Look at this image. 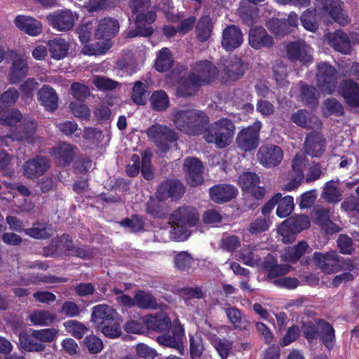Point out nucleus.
Masks as SVG:
<instances>
[{
	"label": "nucleus",
	"instance_id": "52",
	"mask_svg": "<svg viewBox=\"0 0 359 359\" xmlns=\"http://www.w3.org/2000/svg\"><path fill=\"white\" fill-rule=\"evenodd\" d=\"M294 207V200L291 196L280 197L277 203L276 215L280 218H285L290 215Z\"/></svg>",
	"mask_w": 359,
	"mask_h": 359
},
{
	"label": "nucleus",
	"instance_id": "59",
	"mask_svg": "<svg viewBox=\"0 0 359 359\" xmlns=\"http://www.w3.org/2000/svg\"><path fill=\"white\" fill-rule=\"evenodd\" d=\"M94 25L91 21H83L76 28V33L82 44L88 43L92 36Z\"/></svg>",
	"mask_w": 359,
	"mask_h": 359
},
{
	"label": "nucleus",
	"instance_id": "47",
	"mask_svg": "<svg viewBox=\"0 0 359 359\" xmlns=\"http://www.w3.org/2000/svg\"><path fill=\"white\" fill-rule=\"evenodd\" d=\"M151 108L156 111H163L168 108L170 100L167 93L163 90H155L150 97Z\"/></svg>",
	"mask_w": 359,
	"mask_h": 359
},
{
	"label": "nucleus",
	"instance_id": "13",
	"mask_svg": "<svg viewBox=\"0 0 359 359\" xmlns=\"http://www.w3.org/2000/svg\"><path fill=\"white\" fill-rule=\"evenodd\" d=\"M182 169L186 180L191 187H195L203 182L204 165L199 158L194 156L185 158Z\"/></svg>",
	"mask_w": 359,
	"mask_h": 359
},
{
	"label": "nucleus",
	"instance_id": "39",
	"mask_svg": "<svg viewBox=\"0 0 359 359\" xmlns=\"http://www.w3.org/2000/svg\"><path fill=\"white\" fill-rule=\"evenodd\" d=\"M213 22L209 15H202L196 24V35L201 42L207 41L213 31Z\"/></svg>",
	"mask_w": 359,
	"mask_h": 359
},
{
	"label": "nucleus",
	"instance_id": "2",
	"mask_svg": "<svg viewBox=\"0 0 359 359\" xmlns=\"http://www.w3.org/2000/svg\"><path fill=\"white\" fill-rule=\"evenodd\" d=\"M173 122L181 132L191 135L203 133L209 123V117L203 111L197 109H180L173 115Z\"/></svg>",
	"mask_w": 359,
	"mask_h": 359
},
{
	"label": "nucleus",
	"instance_id": "45",
	"mask_svg": "<svg viewBox=\"0 0 359 359\" xmlns=\"http://www.w3.org/2000/svg\"><path fill=\"white\" fill-rule=\"evenodd\" d=\"M339 181L333 180L325 183L321 194L322 198L329 203H337L340 201L341 194L338 187Z\"/></svg>",
	"mask_w": 359,
	"mask_h": 359
},
{
	"label": "nucleus",
	"instance_id": "63",
	"mask_svg": "<svg viewBox=\"0 0 359 359\" xmlns=\"http://www.w3.org/2000/svg\"><path fill=\"white\" fill-rule=\"evenodd\" d=\"M179 295L187 302L194 299H202L203 292L201 286L184 287L178 290Z\"/></svg>",
	"mask_w": 359,
	"mask_h": 359
},
{
	"label": "nucleus",
	"instance_id": "50",
	"mask_svg": "<svg viewBox=\"0 0 359 359\" xmlns=\"http://www.w3.org/2000/svg\"><path fill=\"white\" fill-rule=\"evenodd\" d=\"M204 349V344L201 334L189 335L190 359H201Z\"/></svg>",
	"mask_w": 359,
	"mask_h": 359
},
{
	"label": "nucleus",
	"instance_id": "29",
	"mask_svg": "<svg viewBox=\"0 0 359 359\" xmlns=\"http://www.w3.org/2000/svg\"><path fill=\"white\" fill-rule=\"evenodd\" d=\"M116 317H119L118 313L110 306L99 304L93 307L91 321L96 328L108 323L110 320H114Z\"/></svg>",
	"mask_w": 359,
	"mask_h": 359
},
{
	"label": "nucleus",
	"instance_id": "3",
	"mask_svg": "<svg viewBox=\"0 0 359 359\" xmlns=\"http://www.w3.org/2000/svg\"><path fill=\"white\" fill-rule=\"evenodd\" d=\"M236 131L233 122L227 118H222L207 126L203 133L208 143L215 144L217 149H224L232 142Z\"/></svg>",
	"mask_w": 359,
	"mask_h": 359
},
{
	"label": "nucleus",
	"instance_id": "53",
	"mask_svg": "<svg viewBox=\"0 0 359 359\" xmlns=\"http://www.w3.org/2000/svg\"><path fill=\"white\" fill-rule=\"evenodd\" d=\"M290 119L292 123L301 128L306 129L312 128L311 116L306 109H298L291 115Z\"/></svg>",
	"mask_w": 359,
	"mask_h": 359
},
{
	"label": "nucleus",
	"instance_id": "20",
	"mask_svg": "<svg viewBox=\"0 0 359 359\" xmlns=\"http://www.w3.org/2000/svg\"><path fill=\"white\" fill-rule=\"evenodd\" d=\"M238 194V189L229 184H215L209 189L210 199L217 204L231 201Z\"/></svg>",
	"mask_w": 359,
	"mask_h": 359
},
{
	"label": "nucleus",
	"instance_id": "49",
	"mask_svg": "<svg viewBox=\"0 0 359 359\" xmlns=\"http://www.w3.org/2000/svg\"><path fill=\"white\" fill-rule=\"evenodd\" d=\"M238 182L241 189L246 192L259 184L260 177L257 174L253 172L247 171L239 176Z\"/></svg>",
	"mask_w": 359,
	"mask_h": 359
},
{
	"label": "nucleus",
	"instance_id": "44",
	"mask_svg": "<svg viewBox=\"0 0 359 359\" xmlns=\"http://www.w3.org/2000/svg\"><path fill=\"white\" fill-rule=\"evenodd\" d=\"M165 201L151 197L146 203L147 213L153 218L163 219L166 217L168 206L164 203Z\"/></svg>",
	"mask_w": 359,
	"mask_h": 359
},
{
	"label": "nucleus",
	"instance_id": "22",
	"mask_svg": "<svg viewBox=\"0 0 359 359\" xmlns=\"http://www.w3.org/2000/svg\"><path fill=\"white\" fill-rule=\"evenodd\" d=\"M36 122L25 119L13 130V137L18 142L33 144L36 139Z\"/></svg>",
	"mask_w": 359,
	"mask_h": 359
},
{
	"label": "nucleus",
	"instance_id": "10",
	"mask_svg": "<svg viewBox=\"0 0 359 359\" xmlns=\"http://www.w3.org/2000/svg\"><path fill=\"white\" fill-rule=\"evenodd\" d=\"M245 70V64L240 57L237 55L229 57L223 62L222 74L220 77L221 83L229 85L239 80L244 75Z\"/></svg>",
	"mask_w": 359,
	"mask_h": 359
},
{
	"label": "nucleus",
	"instance_id": "26",
	"mask_svg": "<svg viewBox=\"0 0 359 359\" xmlns=\"http://www.w3.org/2000/svg\"><path fill=\"white\" fill-rule=\"evenodd\" d=\"M119 28V22L116 19L109 17L104 18L99 21L95 36L97 39L108 41L118 34Z\"/></svg>",
	"mask_w": 359,
	"mask_h": 359
},
{
	"label": "nucleus",
	"instance_id": "41",
	"mask_svg": "<svg viewBox=\"0 0 359 359\" xmlns=\"http://www.w3.org/2000/svg\"><path fill=\"white\" fill-rule=\"evenodd\" d=\"M225 313L230 323L236 329L247 330L250 326V322L247 320L244 313L236 307H228L224 309Z\"/></svg>",
	"mask_w": 359,
	"mask_h": 359
},
{
	"label": "nucleus",
	"instance_id": "43",
	"mask_svg": "<svg viewBox=\"0 0 359 359\" xmlns=\"http://www.w3.org/2000/svg\"><path fill=\"white\" fill-rule=\"evenodd\" d=\"M135 306L142 309L155 310L158 307V302L154 296L149 292L138 290L135 293Z\"/></svg>",
	"mask_w": 359,
	"mask_h": 359
},
{
	"label": "nucleus",
	"instance_id": "46",
	"mask_svg": "<svg viewBox=\"0 0 359 359\" xmlns=\"http://www.w3.org/2000/svg\"><path fill=\"white\" fill-rule=\"evenodd\" d=\"M173 65L172 55L168 48H163L159 50L156 61L155 69L159 72L169 71Z\"/></svg>",
	"mask_w": 359,
	"mask_h": 359
},
{
	"label": "nucleus",
	"instance_id": "30",
	"mask_svg": "<svg viewBox=\"0 0 359 359\" xmlns=\"http://www.w3.org/2000/svg\"><path fill=\"white\" fill-rule=\"evenodd\" d=\"M262 268L266 273L269 279H274L285 276L292 269L289 264H278L277 259L272 255H269L264 257Z\"/></svg>",
	"mask_w": 359,
	"mask_h": 359
},
{
	"label": "nucleus",
	"instance_id": "40",
	"mask_svg": "<svg viewBox=\"0 0 359 359\" xmlns=\"http://www.w3.org/2000/svg\"><path fill=\"white\" fill-rule=\"evenodd\" d=\"M300 99L306 107L315 108L319 102V93L316 87L307 83H302L299 88Z\"/></svg>",
	"mask_w": 359,
	"mask_h": 359
},
{
	"label": "nucleus",
	"instance_id": "25",
	"mask_svg": "<svg viewBox=\"0 0 359 359\" xmlns=\"http://www.w3.org/2000/svg\"><path fill=\"white\" fill-rule=\"evenodd\" d=\"M307 46L302 41H293L286 46L288 59L291 61H299L302 65H308L313 61L312 55L307 50Z\"/></svg>",
	"mask_w": 359,
	"mask_h": 359
},
{
	"label": "nucleus",
	"instance_id": "27",
	"mask_svg": "<svg viewBox=\"0 0 359 359\" xmlns=\"http://www.w3.org/2000/svg\"><path fill=\"white\" fill-rule=\"evenodd\" d=\"M144 323L147 330L154 331L158 333H163L170 331L172 325L169 316L163 312L155 315L144 316Z\"/></svg>",
	"mask_w": 359,
	"mask_h": 359
},
{
	"label": "nucleus",
	"instance_id": "18",
	"mask_svg": "<svg viewBox=\"0 0 359 359\" xmlns=\"http://www.w3.org/2000/svg\"><path fill=\"white\" fill-rule=\"evenodd\" d=\"M326 148V139L318 131L309 133L304 141L305 153L311 157H320Z\"/></svg>",
	"mask_w": 359,
	"mask_h": 359
},
{
	"label": "nucleus",
	"instance_id": "58",
	"mask_svg": "<svg viewBox=\"0 0 359 359\" xmlns=\"http://www.w3.org/2000/svg\"><path fill=\"white\" fill-rule=\"evenodd\" d=\"M316 10V8L313 10L307 9L302 13L300 18L302 26L310 32H315L318 29L319 26L317 21Z\"/></svg>",
	"mask_w": 359,
	"mask_h": 359
},
{
	"label": "nucleus",
	"instance_id": "6",
	"mask_svg": "<svg viewBox=\"0 0 359 359\" xmlns=\"http://www.w3.org/2000/svg\"><path fill=\"white\" fill-rule=\"evenodd\" d=\"M147 134L149 139L164 154L170 150L171 144L178 139L177 134L172 128L158 123L150 126Z\"/></svg>",
	"mask_w": 359,
	"mask_h": 359
},
{
	"label": "nucleus",
	"instance_id": "56",
	"mask_svg": "<svg viewBox=\"0 0 359 359\" xmlns=\"http://www.w3.org/2000/svg\"><path fill=\"white\" fill-rule=\"evenodd\" d=\"M18 90L13 88H9L0 95V111L13 106L18 100Z\"/></svg>",
	"mask_w": 359,
	"mask_h": 359
},
{
	"label": "nucleus",
	"instance_id": "61",
	"mask_svg": "<svg viewBox=\"0 0 359 359\" xmlns=\"http://www.w3.org/2000/svg\"><path fill=\"white\" fill-rule=\"evenodd\" d=\"M83 346L91 354L101 352L104 347L102 340L94 334L87 335L84 338Z\"/></svg>",
	"mask_w": 359,
	"mask_h": 359
},
{
	"label": "nucleus",
	"instance_id": "11",
	"mask_svg": "<svg viewBox=\"0 0 359 359\" xmlns=\"http://www.w3.org/2000/svg\"><path fill=\"white\" fill-rule=\"evenodd\" d=\"M29 58L25 55L11 51V65L8 78L10 83H20L29 74Z\"/></svg>",
	"mask_w": 359,
	"mask_h": 359
},
{
	"label": "nucleus",
	"instance_id": "23",
	"mask_svg": "<svg viewBox=\"0 0 359 359\" xmlns=\"http://www.w3.org/2000/svg\"><path fill=\"white\" fill-rule=\"evenodd\" d=\"M50 160L44 156L39 155L29 159L24 165V175L29 179L43 175L50 168Z\"/></svg>",
	"mask_w": 359,
	"mask_h": 359
},
{
	"label": "nucleus",
	"instance_id": "24",
	"mask_svg": "<svg viewBox=\"0 0 359 359\" xmlns=\"http://www.w3.org/2000/svg\"><path fill=\"white\" fill-rule=\"evenodd\" d=\"M243 43V34L236 25H228L222 32V46L226 51H233Z\"/></svg>",
	"mask_w": 359,
	"mask_h": 359
},
{
	"label": "nucleus",
	"instance_id": "64",
	"mask_svg": "<svg viewBox=\"0 0 359 359\" xmlns=\"http://www.w3.org/2000/svg\"><path fill=\"white\" fill-rule=\"evenodd\" d=\"M192 257L187 252H180L175 256V266L182 271H188L193 263Z\"/></svg>",
	"mask_w": 359,
	"mask_h": 359
},
{
	"label": "nucleus",
	"instance_id": "36",
	"mask_svg": "<svg viewBox=\"0 0 359 359\" xmlns=\"http://www.w3.org/2000/svg\"><path fill=\"white\" fill-rule=\"evenodd\" d=\"M312 248L305 241H299L297 245L292 247H288L285 250L283 255V259L285 262L295 264L304 255L311 254Z\"/></svg>",
	"mask_w": 359,
	"mask_h": 359
},
{
	"label": "nucleus",
	"instance_id": "17",
	"mask_svg": "<svg viewBox=\"0 0 359 359\" xmlns=\"http://www.w3.org/2000/svg\"><path fill=\"white\" fill-rule=\"evenodd\" d=\"M248 43L255 50L270 48L274 44L273 38L262 26L252 27L249 30Z\"/></svg>",
	"mask_w": 359,
	"mask_h": 359
},
{
	"label": "nucleus",
	"instance_id": "8",
	"mask_svg": "<svg viewBox=\"0 0 359 359\" xmlns=\"http://www.w3.org/2000/svg\"><path fill=\"white\" fill-rule=\"evenodd\" d=\"M190 74L202 86L214 83L218 78L219 69L217 66L208 60H199L190 65Z\"/></svg>",
	"mask_w": 359,
	"mask_h": 359
},
{
	"label": "nucleus",
	"instance_id": "33",
	"mask_svg": "<svg viewBox=\"0 0 359 359\" xmlns=\"http://www.w3.org/2000/svg\"><path fill=\"white\" fill-rule=\"evenodd\" d=\"M316 323L319 326L318 338L322 344L329 350H332L335 344V330L333 326L323 318L316 319Z\"/></svg>",
	"mask_w": 359,
	"mask_h": 359
},
{
	"label": "nucleus",
	"instance_id": "14",
	"mask_svg": "<svg viewBox=\"0 0 359 359\" xmlns=\"http://www.w3.org/2000/svg\"><path fill=\"white\" fill-rule=\"evenodd\" d=\"M257 156L263 166L272 168L280 163L283 158V152L279 146L267 144L259 148Z\"/></svg>",
	"mask_w": 359,
	"mask_h": 359
},
{
	"label": "nucleus",
	"instance_id": "60",
	"mask_svg": "<svg viewBox=\"0 0 359 359\" xmlns=\"http://www.w3.org/2000/svg\"><path fill=\"white\" fill-rule=\"evenodd\" d=\"M58 331L55 328L34 330V337L39 343H51L57 337Z\"/></svg>",
	"mask_w": 359,
	"mask_h": 359
},
{
	"label": "nucleus",
	"instance_id": "51",
	"mask_svg": "<svg viewBox=\"0 0 359 359\" xmlns=\"http://www.w3.org/2000/svg\"><path fill=\"white\" fill-rule=\"evenodd\" d=\"M266 25L269 30L276 36H283L290 33V30L285 22V19L273 18L266 22Z\"/></svg>",
	"mask_w": 359,
	"mask_h": 359
},
{
	"label": "nucleus",
	"instance_id": "37",
	"mask_svg": "<svg viewBox=\"0 0 359 359\" xmlns=\"http://www.w3.org/2000/svg\"><path fill=\"white\" fill-rule=\"evenodd\" d=\"M19 344L20 348L27 352H42L46 348V345L39 343L34 337V330L29 332L22 331L19 333Z\"/></svg>",
	"mask_w": 359,
	"mask_h": 359
},
{
	"label": "nucleus",
	"instance_id": "38",
	"mask_svg": "<svg viewBox=\"0 0 359 359\" xmlns=\"http://www.w3.org/2000/svg\"><path fill=\"white\" fill-rule=\"evenodd\" d=\"M330 46L337 52L348 55L352 50L351 41L348 34L341 29L336 30L330 39Z\"/></svg>",
	"mask_w": 359,
	"mask_h": 359
},
{
	"label": "nucleus",
	"instance_id": "19",
	"mask_svg": "<svg viewBox=\"0 0 359 359\" xmlns=\"http://www.w3.org/2000/svg\"><path fill=\"white\" fill-rule=\"evenodd\" d=\"M184 336V328L179 325L174 327L170 332L168 331L157 337L156 340L159 344L176 349L180 353L183 354L184 345L182 340Z\"/></svg>",
	"mask_w": 359,
	"mask_h": 359
},
{
	"label": "nucleus",
	"instance_id": "21",
	"mask_svg": "<svg viewBox=\"0 0 359 359\" xmlns=\"http://www.w3.org/2000/svg\"><path fill=\"white\" fill-rule=\"evenodd\" d=\"M339 93L351 108H359V83L351 79H344L339 86Z\"/></svg>",
	"mask_w": 359,
	"mask_h": 359
},
{
	"label": "nucleus",
	"instance_id": "31",
	"mask_svg": "<svg viewBox=\"0 0 359 359\" xmlns=\"http://www.w3.org/2000/svg\"><path fill=\"white\" fill-rule=\"evenodd\" d=\"M14 24L20 30L32 36L39 35L42 32V24L34 18L18 15L14 20Z\"/></svg>",
	"mask_w": 359,
	"mask_h": 359
},
{
	"label": "nucleus",
	"instance_id": "35",
	"mask_svg": "<svg viewBox=\"0 0 359 359\" xmlns=\"http://www.w3.org/2000/svg\"><path fill=\"white\" fill-rule=\"evenodd\" d=\"M257 4L250 0H242L240 2L238 14L244 24L251 26L255 23L259 13Z\"/></svg>",
	"mask_w": 359,
	"mask_h": 359
},
{
	"label": "nucleus",
	"instance_id": "62",
	"mask_svg": "<svg viewBox=\"0 0 359 359\" xmlns=\"http://www.w3.org/2000/svg\"><path fill=\"white\" fill-rule=\"evenodd\" d=\"M319 326L312 321L303 322L302 324V331L304 338L309 341L312 342L318 338Z\"/></svg>",
	"mask_w": 359,
	"mask_h": 359
},
{
	"label": "nucleus",
	"instance_id": "9",
	"mask_svg": "<svg viewBox=\"0 0 359 359\" xmlns=\"http://www.w3.org/2000/svg\"><path fill=\"white\" fill-rule=\"evenodd\" d=\"M186 191L184 184L177 179H167L163 180L157 187L155 193L156 198L159 201H177L182 198Z\"/></svg>",
	"mask_w": 359,
	"mask_h": 359
},
{
	"label": "nucleus",
	"instance_id": "5",
	"mask_svg": "<svg viewBox=\"0 0 359 359\" xmlns=\"http://www.w3.org/2000/svg\"><path fill=\"white\" fill-rule=\"evenodd\" d=\"M316 80L317 87L323 93L332 95L337 86V70L329 62H321L316 66Z\"/></svg>",
	"mask_w": 359,
	"mask_h": 359
},
{
	"label": "nucleus",
	"instance_id": "34",
	"mask_svg": "<svg viewBox=\"0 0 359 359\" xmlns=\"http://www.w3.org/2000/svg\"><path fill=\"white\" fill-rule=\"evenodd\" d=\"M306 157L303 155L296 154L292 161V169L295 176L287 184L286 189L292 191L297 189L304 180V169Z\"/></svg>",
	"mask_w": 359,
	"mask_h": 359
},
{
	"label": "nucleus",
	"instance_id": "55",
	"mask_svg": "<svg viewBox=\"0 0 359 359\" xmlns=\"http://www.w3.org/2000/svg\"><path fill=\"white\" fill-rule=\"evenodd\" d=\"M284 221L285 224H288L297 233L310 226L309 218L305 215H296L288 217Z\"/></svg>",
	"mask_w": 359,
	"mask_h": 359
},
{
	"label": "nucleus",
	"instance_id": "15",
	"mask_svg": "<svg viewBox=\"0 0 359 359\" xmlns=\"http://www.w3.org/2000/svg\"><path fill=\"white\" fill-rule=\"evenodd\" d=\"M76 150V146L63 142L53 147L50 154L59 166L66 168L73 163Z\"/></svg>",
	"mask_w": 359,
	"mask_h": 359
},
{
	"label": "nucleus",
	"instance_id": "1",
	"mask_svg": "<svg viewBox=\"0 0 359 359\" xmlns=\"http://www.w3.org/2000/svg\"><path fill=\"white\" fill-rule=\"evenodd\" d=\"M151 5V0H129L128 6L135 16V29L130 32V36L149 37L154 33L151 25L156 20V13Z\"/></svg>",
	"mask_w": 359,
	"mask_h": 359
},
{
	"label": "nucleus",
	"instance_id": "54",
	"mask_svg": "<svg viewBox=\"0 0 359 359\" xmlns=\"http://www.w3.org/2000/svg\"><path fill=\"white\" fill-rule=\"evenodd\" d=\"M65 330L71 335L81 339L88 331L86 325L76 320H69L63 323Z\"/></svg>",
	"mask_w": 359,
	"mask_h": 359
},
{
	"label": "nucleus",
	"instance_id": "48",
	"mask_svg": "<svg viewBox=\"0 0 359 359\" xmlns=\"http://www.w3.org/2000/svg\"><path fill=\"white\" fill-rule=\"evenodd\" d=\"M25 232L35 239H48L53 235L51 224H34L32 227L25 229Z\"/></svg>",
	"mask_w": 359,
	"mask_h": 359
},
{
	"label": "nucleus",
	"instance_id": "12",
	"mask_svg": "<svg viewBox=\"0 0 359 359\" xmlns=\"http://www.w3.org/2000/svg\"><path fill=\"white\" fill-rule=\"evenodd\" d=\"M48 24L60 32H67L74 27L77 14L67 8L56 10L47 17Z\"/></svg>",
	"mask_w": 359,
	"mask_h": 359
},
{
	"label": "nucleus",
	"instance_id": "4",
	"mask_svg": "<svg viewBox=\"0 0 359 359\" xmlns=\"http://www.w3.org/2000/svg\"><path fill=\"white\" fill-rule=\"evenodd\" d=\"M200 215L197 209L191 205H182L170 215V220L174 230L180 232L179 238L187 239L189 235V228L195 226L199 222Z\"/></svg>",
	"mask_w": 359,
	"mask_h": 359
},
{
	"label": "nucleus",
	"instance_id": "28",
	"mask_svg": "<svg viewBox=\"0 0 359 359\" xmlns=\"http://www.w3.org/2000/svg\"><path fill=\"white\" fill-rule=\"evenodd\" d=\"M201 87L202 86L200 83L189 73L177 79V95L184 98L193 97L198 92Z\"/></svg>",
	"mask_w": 359,
	"mask_h": 359
},
{
	"label": "nucleus",
	"instance_id": "42",
	"mask_svg": "<svg viewBox=\"0 0 359 359\" xmlns=\"http://www.w3.org/2000/svg\"><path fill=\"white\" fill-rule=\"evenodd\" d=\"M48 47L51 57L57 60L67 56L69 50V43L62 38L49 40Z\"/></svg>",
	"mask_w": 359,
	"mask_h": 359
},
{
	"label": "nucleus",
	"instance_id": "7",
	"mask_svg": "<svg viewBox=\"0 0 359 359\" xmlns=\"http://www.w3.org/2000/svg\"><path fill=\"white\" fill-rule=\"evenodd\" d=\"M262 127V122L256 121L252 125L241 129L236 138L237 147L245 152L256 149L259 144Z\"/></svg>",
	"mask_w": 359,
	"mask_h": 359
},
{
	"label": "nucleus",
	"instance_id": "16",
	"mask_svg": "<svg viewBox=\"0 0 359 359\" xmlns=\"http://www.w3.org/2000/svg\"><path fill=\"white\" fill-rule=\"evenodd\" d=\"M339 257L336 251L332 250L325 253L316 252L313 259L323 272L331 274L339 271Z\"/></svg>",
	"mask_w": 359,
	"mask_h": 359
},
{
	"label": "nucleus",
	"instance_id": "32",
	"mask_svg": "<svg viewBox=\"0 0 359 359\" xmlns=\"http://www.w3.org/2000/svg\"><path fill=\"white\" fill-rule=\"evenodd\" d=\"M38 100L48 111L53 112L58 107V96L53 88L44 85L38 91Z\"/></svg>",
	"mask_w": 359,
	"mask_h": 359
},
{
	"label": "nucleus",
	"instance_id": "57",
	"mask_svg": "<svg viewBox=\"0 0 359 359\" xmlns=\"http://www.w3.org/2000/svg\"><path fill=\"white\" fill-rule=\"evenodd\" d=\"M118 320L119 317H116L114 320H110L108 323H104L97 329L100 330L102 334L109 338H117L121 334V330Z\"/></svg>",
	"mask_w": 359,
	"mask_h": 359
}]
</instances>
